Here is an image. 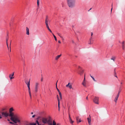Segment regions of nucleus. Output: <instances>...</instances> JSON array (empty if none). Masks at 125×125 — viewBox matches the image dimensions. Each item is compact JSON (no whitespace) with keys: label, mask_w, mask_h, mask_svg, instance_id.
I'll return each instance as SVG.
<instances>
[{"label":"nucleus","mask_w":125,"mask_h":125,"mask_svg":"<svg viewBox=\"0 0 125 125\" xmlns=\"http://www.w3.org/2000/svg\"><path fill=\"white\" fill-rule=\"evenodd\" d=\"M9 116L11 117L10 119L14 123H21L20 118L16 115H14L13 113H9Z\"/></svg>","instance_id":"obj_1"},{"label":"nucleus","mask_w":125,"mask_h":125,"mask_svg":"<svg viewBox=\"0 0 125 125\" xmlns=\"http://www.w3.org/2000/svg\"><path fill=\"white\" fill-rule=\"evenodd\" d=\"M75 0H67L68 6L70 8H73L75 6Z\"/></svg>","instance_id":"obj_2"},{"label":"nucleus","mask_w":125,"mask_h":125,"mask_svg":"<svg viewBox=\"0 0 125 125\" xmlns=\"http://www.w3.org/2000/svg\"><path fill=\"white\" fill-rule=\"evenodd\" d=\"M42 123L44 124H48L49 125H52V123H50V120H48L46 118H42Z\"/></svg>","instance_id":"obj_3"},{"label":"nucleus","mask_w":125,"mask_h":125,"mask_svg":"<svg viewBox=\"0 0 125 125\" xmlns=\"http://www.w3.org/2000/svg\"><path fill=\"white\" fill-rule=\"evenodd\" d=\"M39 83L38 82H36L35 83V91L37 92L39 88Z\"/></svg>","instance_id":"obj_4"},{"label":"nucleus","mask_w":125,"mask_h":125,"mask_svg":"<svg viewBox=\"0 0 125 125\" xmlns=\"http://www.w3.org/2000/svg\"><path fill=\"white\" fill-rule=\"evenodd\" d=\"M99 98L97 97H95L93 99V102L96 104H98Z\"/></svg>","instance_id":"obj_5"},{"label":"nucleus","mask_w":125,"mask_h":125,"mask_svg":"<svg viewBox=\"0 0 125 125\" xmlns=\"http://www.w3.org/2000/svg\"><path fill=\"white\" fill-rule=\"evenodd\" d=\"M87 120L88 123L89 125H92L91 123V118L90 115L87 118Z\"/></svg>","instance_id":"obj_6"},{"label":"nucleus","mask_w":125,"mask_h":125,"mask_svg":"<svg viewBox=\"0 0 125 125\" xmlns=\"http://www.w3.org/2000/svg\"><path fill=\"white\" fill-rule=\"evenodd\" d=\"M82 84L85 87L86 86V81L85 80V75L84 74V78L82 83Z\"/></svg>","instance_id":"obj_7"},{"label":"nucleus","mask_w":125,"mask_h":125,"mask_svg":"<svg viewBox=\"0 0 125 125\" xmlns=\"http://www.w3.org/2000/svg\"><path fill=\"white\" fill-rule=\"evenodd\" d=\"M1 113L2 115L4 117H7L9 115L8 113L7 112H2Z\"/></svg>","instance_id":"obj_8"},{"label":"nucleus","mask_w":125,"mask_h":125,"mask_svg":"<svg viewBox=\"0 0 125 125\" xmlns=\"http://www.w3.org/2000/svg\"><path fill=\"white\" fill-rule=\"evenodd\" d=\"M66 87L69 88L70 89H73L72 86L70 83H69L68 84L66 85Z\"/></svg>","instance_id":"obj_9"},{"label":"nucleus","mask_w":125,"mask_h":125,"mask_svg":"<svg viewBox=\"0 0 125 125\" xmlns=\"http://www.w3.org/2000/svg\"><path fill=\"white\" fill-rule=\"evenodd\" d=\"M14 73L13 72L12 73V74H10L9 75V77L10 78V80L13 79L14 78V77H12L14 75Z\"/></svg>","instance_id":"obj_10"},{"label":"nucleus","mask_w":125,"mask_h":125,"mask_svg":"<svg viewBox=\"0 0 125 125\" xmlns=\"http://www.w3.org/2000/svg\"><path fill=\"white\" fill-rule=\"evenodd\" d=\"M30 80L28 81L26 80L25 81V83H26L27 84L28 88V87H30Z\"/></svg>","instance_id":"obj_11"},{"label":"nucleus","mask_w":125,"mask_h":125,"mask_svg":"<svg viewBox=\"0 0 125 125\" xmlns=\"http://www.w3.org/2000/svg\"><path fill=\"white\" fill-rule=\"evenodd\" d=\"M69 120L70 122V123H71V124H73V123L74 122V121H72V120L70 117V114H69Z\"/></svg>","instance_id":"obj_12"},{"label":"nucleus","mask_w":125,"mask_h":125,"mask_svg":"<svg viewBox=\"0 0 125 125\" xmlns=\"http://www.w3.org/2000/svg\"><path fill=\"white\" fill-rule=\"evenodd\" d=\"M118 95H117L115 97V98L114 100V101L116 103H117V101L118 100V99L119 97Z\"/></svg>","instance_id":"obj_13"},{"label":"nucleus","mask_w":125,"mask_h":125,"mask_svg":"<svg viewBox=\"0 0 125 125\" xmlns=\"http://www.w3.org/2000/svg\"><path fill=\"white\" fill-rule=\"evenodd\" d=\"M28 90L29 93V94L30 95V98H31V91H30V87H28Z\"/></svg>","instance_id":"obj_14"},{"label":"nucleus","mask_w":125,"mask_h":125,"mask_svg":"<svg viewBox=\"0 0 125 125\" xmlns=\"http://www.w3.org/2000/svg\"><path fill=\"white\" fill-rule=\"evenodd\" d=\"M26 34L27 35H29V29L27 27L26 28Z\"/></svg>","instance_id":"obj_15"},{"label":"nucleus","mask_w":125,"mask_h":125,"mask_svg":"<svg viewBox=\"0 0 125 125\" xmlns=\"http://www.w3.org/2000/svg\"><path fill=\"white\" fill-rule=\"evenodd\" d=\"M61 55H58L57 56H56L55 58V59L56 60H58V59L61 56Z\"/></svg>","instance_id":"obj_16"},{"label":"nucleus","mask_w":125,"mask_h":125,"mask_svg":"<svg viewBox=\"0 0 125 125\" xmlns=\"http://www.w3.org/2000/svg\"><path fill=\"white\" fill-rule=\"evenodd\" d=\"M57 100H58V108H60V100H59V97L58 96V95H57Z\"/></svg>","instance_id":"obj_17"},{"label":"nucleus","mask_w":125,"mask_h":125,"mask_svg":"<svg viewBox=\"0 0 125 125\" xmlns=\"http://www.w3.org/2000/svg\"><path fill=\"white\" fill-rule=\"evenodd\" d=\"M83 70H82L80 71V72L79 73L81 75H82L83 74Z\"/></svg>","instance_id":"obj_18"},{"label":"nucleus","mask_w":125,"mask_h":125,"mask_svg":"<svg viewBox=\"0 0 125 125\" xmlns=\"http://www.w3.org/2000/svg\"><path fill=\"white\" fill-rule=\"evenodd\" d=\"M14 110L13 108L12 107H11L9 109V112L11 113L12 112V111Z\"/></svg>","instance_id":"obj_19"},{"label":"nucleus","mask_w":125,"mask_h":125,"mask_svg":"<svg viewBox=\"0 0 125 125\" xmlns=\"http://www.w3.org/2000/svg\"><path fill=\"white\" fill-rule=\"evenodd\" d=\"M76 120L78 122V120H79V122H81V120L79 118V117H76Z\"/></svg>","instance_id":"obj_20"},{"label":"nucleus","mask_w":125,"mask_h":125,"mask_svg":"<svg viewBox=\"0 0 125 125\" xmlns=\"http://www.w3.org/2000/svg\"><path fill=\"white\" fill-rule=\"evenodd\" d=\"M45 23L46 26H48L49 21H45Z\"/></svg>","instance_id":"obj_21"},{"label":"nucleus","mask_w":125,"mask_h":125,"mask_svg":"<svg viewBox=\"0 0 125 125\" xmlns=\"http://www.w3.org/2000/svg\"><path fill=\"white\" fill-rule=\"evenodd\" d=\"M93 43V42H91V39H90L89 41V42L88 44H92Z\"/></svg>","instance_id":"obj_22"},{"label":"nucleus","mask_w":125,"mask_h":125,"mask_svg":"<svg viewBox=\"0 0 125 125\" xmlns=\"http://www.w3.org/2000/svg\"><path fill=\"white\" fill-rule=\"evenodd\" d=\"M57 82H58V81H57V82L56 83V89H57V90L58 91V92H59V91H60V90L58 89L57 88Z\"/></svg>","instance_id":"obj_23"},{"label":"nucleus","mask_w":125,"mask_h":125,"mask_svg":"<svg viewBox=\"0 0 125 125\" xmlns=\"http://www.w3.org/2000/svg\"><path fill=\"white\" fill-rule=\"evenodd\" d=\"M115 57H113L111 59L113 60L114 62L115 61Z\"/></svg>","instance_id":"obj_24"},{"label":"nucleus","mask_w":125,"mask_h":125,"mask_svg":"<svg viewBox=\"0 0 125 125\" xmlns=\"http://www.w3.org/2000/svg\"><path fill=\"white\" fill-rule=\"evenodd\" d=\"M39 0H37V5L38 7H39Z\"/></svg>","instance_id":"obj_25"},{"label":"nucleus","mask_w":125,"mask_h":125,"mask_svg":"<svg viewBox=\"0 0 125 125\" xmlns=\"http://www.w3.org/2000/svg\"><path fill=\"white\" fill-rule=\"evenodd\" d=\"M53 125H56V123L54 120L53 121Z\"/></svg>","instance_id":"obj_26"},{"label":"nucleus","mask_w":125,"mask_h":125,"mask_svg":"<svg viewBox=\"0 0 125 125\" xmlns=\"http://www.w3.org/2000/svg\"><path fill=\"white\" fill-rule=\"evenodd\" d=\"M31 125H36V123H31L30 124Z\"/></svg>","instance_id":"obj_27"},{"label":"nucleus","mask_w":125,"mask_h":125,"mask_svg":"<svg viewBox=\"0 0 125 125\" xmlns=\"http://www.w3.org/2000/svg\"><path fill=\"white\" fill-rule=\"evenodd\" d=\"M124 41H123L122 43V46H124Z\"/></svg>","instance_id":"obj_28"},{"label":"nucleus","mask_w":125,"mask_h":125,"mask_svg":"<svg viewBox=\"0 0 125 125\" xmlns=\"http://www.w3.org/2000/svg\"><path fill=\"white\" fill-rule=\"evenodd\" d=\"M7 41H8V40H6V43H7V45L8 48V49H9V48L8 45V44Z\"/></svg>","instance_id":"obj_29"},{"label":"nucleus","mask_w":125,"mask_h":125,"mask_svg":"<svg viewBox=\"0 0 125 125\" xmlns=\"http://www.w3.org/2000/svg\"><path fill=\"white\" fill-rule=\"evenodd\" d=\"M53 37L55 39V40L56 41L57 40L56 37L54 35H53Z\"/></svg>","instance_id":"obj_30"},{"label":"nucleus","mask_w":125,"mask_h":125,"mask_svg":"<svg viewBox=\"0 0 125 125\" xmlns=\"http://www.w3.org/2000/svg\"><path fill=\"white\" fill-rule=\"evenodd\" d=\"M45 21H49L48 17L47 16L46 17Z\"/></svg>","instance_id":"obj_31"},{"label":"nucleus","mask_w":125,"mask_h":125,"mask_svg":"<svg viewBox=\"0 0 125 125\" xmlns=\"http://www.w3.org/2000/svg\"><path fill=\"white\" fill-rule=\"evenodd\" d=\"M36 123H36L38 125H39V123L37 120L36 121V123Z\"/></svg>","instance_id":"obj_32"},{"label":"nucleus","mask_w":125,"mask_h":125,"mask_svg":"<svg viewBox=\"0 0 125 125\" xmlns=\"http://www.w3.org/2000/svg\"><path fill=\"white\" fill-rule=\"evenodd\" d=\"M121 92V91L120 90L119 91V92H118V94L117 95H118V96H119V94L120 93V92Z\"/></svg>","instance_id":"obj_33"},{"label":"nucleus","mask_w":125,"mask_h":125,"mask_svg":"<svg viewBox=\"0 0 125 125\" xmlns=\"http://www.w3.org/2000/svg\"><path fill=\"white\" fill-rule=\"evenodd\" d=\"M91 77L93 78V79L94 81H95V79L94 78L92 77V76H91Z\"/></svg>","instance_id":"obj_34"},{"label":"nucleus","mask_w":125,"mask_h":125,"mask_svg":"<svg viewBox=\"0 0 125 125\" xmlns=\"http://www.w3.org/2000/svg\"><path fill=\"white\" fill-rule=\"evenodd\" d=\"M72 42L73 43H74V42L73 41V39H72L71 40Z\"/></svg>","instance_id":"obj_35"},{"label":"nucleus","mask_w":125,"mask_h":125,"mask_svg":"<svg viewBox=\"0 0 125 125\" xmlns=\"http://www.w3.org/2000/svg\"><path fill=\"white\" fill-rule=\"evenodd\" d=\"M46 27H47L48 30L50 29L49 28V26H46Z\"/></svg>","instance_id":"obj_36"},{"label":"nucleus","mask_w":125,"mask_h":125,"mask_svg":"<svg viewBox=\"0 0 125 125\" xmlns=\"http://www.w3.org/2000/svg\"><path fill=\"white\" fill-rule=\"evenodd\" d=\"M115 75H114L115 76V77H116L117 78V76L116 75V72H115Z\"/></svg>","instance_id":"obj_37"},{"label":"nucleus","mask_w":125,"mask_h":125,"mask_svg":"<svg viewBox=\"0 0 125 125\" xmlns=\"http://www.w3.org/2000/svg\"><path fill=\"white\" fill-rule=\"evenodd\" d=\"M10 124H14V123L13 122H10Z\"/></svg>","instance_id":"obj_38"},{"label":"nucleus","mask_w":125,"mask_h":125,"mask_svg":"<svg viewBox=\"0 0 125 125\" xmlns=\"http://www.w3.org/2000/svg\"><path fill=\"white\" fill-rule=\"evenodd\" d=\"M58 92L59 93L60 95H62V94H61V93L60 92V91H59V92Z\"/></svg>","instance_id":"obj_39"},{"label":"nucleus","mask_w":125,"mask_h":125,"mask_svg":"<svg viewBox=\"0 0 125 125\" xmlns=\"http://www.w3.org/2000/svg\"><path fill=\"white\" fill-rule=\"evenodd\" d=\"M58 35L59 36H60V37L61 38H62V37L61 36H60V34H58Z\"/></svg>","instance_id":"obj_40"},{"label":"nucleus","mask_w":125,"mask_h":125,"mask_svg":"<svg viewBox=\"0 0 125 125\" xmlns=\"http://www.w3.org/2000/svg\"><path fill=\"white\" fill-rule=\"evenodd\" d=\"M60 98L61 99H62V95H60Z\"/></svg>","instance_id":"obj_41"},{"label":"nucleus","mask_w":125,"mask_h":125,"mask_svg":"<svg viewBox=\"0 0 125 125\" xmlns=\"http://www.w3.org/2000/svg\"><path fill=\"white\" fill-rule=\"evenodd\" d=\"M48 30L51 33H52V31H51V30L50 29L49 30Z\"/></svg>","instance_id":"obj_42"},{"label":"nucleus","mask_w":125,"mask_h":125,"mask_svg":"<svg viewBox=\"0 0 125 125\" xmlns=\"http://www.w3.org/2000/svg\"><path fill=\"white\" fill-rule=\"evenodd\" d=\"M35 116V115H34L32 116V117L33 118Z\"/></svg>","instance_id":"obj_43"},{"label":"nucleus","mask_w":125,"mask_h":125,"mask_svg":"<svg viewBox=\"0 0 125 125\" xmlns=\"http://www.w3.org/2000/svg\"><path fill=\"white\" fill-rule=\"evenodd\" d=\"M56 125H60V124L59 123H57Z\"/></svg>","instance_id":"obj_44"},{"label":"nucleus","mask_w":125,"mask_h":125,"mask_svg":"<svg viewBox=\"0 0 125 125\" xmlns=\"http://www.w3.org/2000/svg\"><path fill=\"white\" fill-rule=\"evenodd\" d=\"M58 43H61V42L60 41H58Z\"/></svg>","instance_id":"obj_45"},{"label":"nucleus","mask_w":125,"mask_h":125,"mask_svg":"<svg viewBox=\"0 0 125 125\" xmlns=\"http://www.w3.org/2000/svg\"><path fill=\"white\" fill-rule=\"evenodd\" d=\"M122 48L123 49H124V46H122Z\"/></svg>","instance_id":"obj_46"},{"label":"nucleus","mask_w":125,"mask_h":125,"mask_svg":"<svg viewBox=\"0 0 125 125\" xmlns=\"http://www.w3.org/2000/svg\"><path fill=\"white\" fill-rule=\"evenodd\" d=\"M93 35V33L92 32L91 33V36H92Z\"/></svg>","instance_id":"obj_47"},{"label":"nucleus","mask_w":125,"mask_h":125,"mask_svg":"<svg viewBox=\"0 0 125 125\" xmlns=\"http://www.w3.org/2000/svg\"><path fill=\"white\" fill-rule=\"evenodd\" d=\"M62 38V40H64V39H63V37H62V38Z\"/></svg>","instance_id":"obj_48"},{"label":"nucleus","mask_w":125,"mask_h":125,"mask_svg":"<svg viewBox=\"0 0 125 125\" xmlns=\"http://www.w3.org/2000/svg\"><path fill=\"white\" fill-rule=\"evenodd\" d=\"M92 38V37H91V38H90V39H91V41Z\"/></svg>","instance_id":"obj_49"},{"label":"nucleus","mask_w":125,"mask_h":125,"mask_svg":"<svg viewBox=\"0 0 125 125\" xmlns=\"http://www.w3.org/2000/svg\"><path fill=\"white\" fill-rule=\"evenodd\" d=\"M5 110V109H3L2 110L4 111Z\"/></svg>","instance_id":"obj_50"},{"label":"nucleus","mask_w":125,"mask_h":125,"mask_svg":"<svg viewBox=\"0 0 125 125\" xmlns=\"http://www.w3.org/2000/svg\"><path fill=\"white\" fill-rule=\"evenodd\" d=\"M31 114H33V112H31Z\"/></svg>","instance_id":"obj_51"},{"label":"nucleus","mask_w":125,"mask_h":125,"mask_svg":"<svg viewBox=\"0 0 125 125\" xmlns=\"http://www.w3.org/2000/svg\"><path fill=\"white\" fill-rule=\"evenodd\" d=\"M112 8L111 9V12H112Z\"/></svg>","instance_id":"obj_52"},{"label":"nucleus","mask_w":125,"mask_h":125,"mask_svg":"<svg viewBox=\"0 0 125 125\" xmlns=\"http://www.w3.org/2000/svg\"><path fill=\"white\" fill-rule=\"evenodd\" d=\"M91 8H90V9L89 10H88V11H89L90 10H91Z\"/></svg>","instance_id":"obj_53"},{"label":"nucleus","mask_w":125,"mask_h":125,"mask_svg":"<svg viewBox=\"0 0 125 125\" xmlns=\"http://www.w3.org/2000/svg\"><path fill=\"white\" fill-rule=\"evenodd\" d=\"M93 40H91V42H93Z\"/></svg>","instance_id":"obj_54"},{"label":"nucleus","mask_w":125,"mask_h":125,"mask_svg":"<svg viewBox=\"0 0 125 125\" xmlns=\"http://www.w3.org/2000/svg\"><path fill=\"white\" fill-rule=\"evenodd\" d=\"M9 51H10V52H11V49H10V50H9Z\"/></svg>","instance_id":"obj_55"},{"label":"nucleus","mask_w":125,"mask_h":125,"mask_svg":"<svg viewBox=\"0 0 125 125\" xmlns=\"http://www.w3.org/2000/svg\"><path fill=\"white\" fill-rule=\"evenodd\" d=\"M9 51H10V52H11V49H10V50H9Z\"/></svg>","instance_id":"obj_56"},{"label":"nucleus","mask_w":125,"mask_h":125,"mask_svg":"<svg viewBox=\"0 0 125 125\" xmlns=\"http://www.w3.org/2000/svg\"><path fill=\"white\" fill-rule=\"evenodd\" d=\"M121 84H122V82H121Z\"/></svg>","instance_id":"obj_57"},{"label":"nucleus","mask_w":125,"mask_h":125,"mask_svg":"<svg viewBox=\"0 0 125 125\" xmlns=\"http://www.w3.org/2000/svg\"><path fill=\"white\" fill-rule=\"evenodd\" d=\"M58 110H59V111H60V108H59Z\"/></svg>","instance_id":"obj_58"},{"label":"nucleus","mask_w":125,"mask_h":125,"mask_svg":"<svg viewBox=\"0 0 125 125\" xmlns=\"http://www.w3.org/2000/svg\"><path fill=\"white\" fill-rule=\"evenodd\" d=\"M52 34L53 35H53H54L53 33H52Z\"/></svg>","instance_id":"obj_59"},{"label":"nucleus","mask_w":125,"mask_h":125,"mask_svg":"<svg viewBox=\"0 0 125 125\" xmlns=\"http://www.w3.org/2000/svg\"><path fill=\"white\" fill-rule=\"evenodd\" d=\"M86 100L87 99V97H86Z\"/></svg>","instance_id":"obj_60"},{"label":"nucleus","mask_w":125,"mask_h":125,"mask_svg":"<svg viewBox=\"0 0 125 125\" xmlns=\"http://www.w3.org/2000/svg\"><path fill=\"white\" fill-rule=\"evenodd\" d=\"M42 79H41V81H42Z\"/></svg>","instance_id":"obj_61"},{"label":"nucleus","mask_w":125,"mask_h":125,"mask_svg":"<svg viewBox=\"0 0 125 125\" xmlns=\"http://www.w3.org/2000/svg\"><path fill=\"white\" fill-rule=\"evenodd\" d=\"M8 121H10V120L9 119H8Z\"/></svg>","instance_id":"obj_62"},{"label":"nucleus","mask_w":125,"mask_h":125,"mask_svg":"<svg viewBox=\"0 0 125 125\" xmlns=\"http://www.w3.org/2000/svg\"><path fill=\"white\" fill-rule=\"evenodd\" d=\"M11 45V43H10V45Z\"/></svg>","instance_id":"obj_63"},{"label":"nucleus","mask_w":125,"mask_h":125,"mask_svg":"<svg viewBox=\"0 0 125 125\" xmlns=\"http://www.w3.org/2000/svg\"><path fill=\"white\" fill-rule=\"evenodd\" d=\"M16 125H18L17 124H16Z\"/></svg>","instance_id":"obj_64"}]
</instances>
